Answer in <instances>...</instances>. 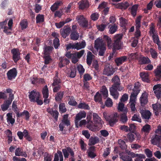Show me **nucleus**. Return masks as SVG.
<instances>
[{
    "instance_id": "f257e3e1",
    "label": "nucleus",
    "mask_w": 161,
    "mask_h": 161,
    "mask_svg": "<svg viewBox=\"0 0 161 161\" xmlns=\"http://www.w3.org/2000/svg\"><path fill=\"white\" fill-rule=\"evenodd\" d=\"M107 42V46L109 48H112V44L111 38L107 35H104L103 39L98 38L95 42V47L99 50L98 55L103 56L106 50V46L104 42Z\"/></svg>"
},
{
    "instance_id": "f03ea898",
    "label": "nucleus",
    "mask_w": 161,
    "mask_h": 161,
    "mask_svg": "<svg viewBox=\"0 0 161 161\" xmlns=\"http://www.w3.org/2000/svg\"><path fill=\"white\" fill-rule=\"evenodd\" d=\"M103 115L105 119L108 121L111 125H113L118 121V115L116 113H115L110 115H108L106 112H104Z\"/></svg>"
},
{
    "instance_id": "7ed1b4c3",
    "label": "nucleus",
    "mask_w": 161,
    "mask_h": 161,
    "mask_svg": "<svg viewBox=\"0 0 161 161\" xmlns=\"http://www.w3.org/2000/svg\"><path fill=\"white\" fill-rule=\"evenodd\" d=\"M139 92V86L138 85L136 84L133 89V92L131 93L129 103H136V97Z\"/></svg>"
},
{
    "instance_id": "20e7f679",
    "label": "nucleus",
    "mask_w": 161,
    "mask_h": 161,
    "mask_svg": "<svg viewBox=\"0 0 161 161\" xmlns=\"http://www.w3.org/2000/svg\"><path fill=\"white\" fill-rule=\"evenodd\" d=\"M76 19L81 26L84 28L88 27V20L83 15H78L76 17Z\"/></svg>"
},
{
    "instance_id": "39448f33",
    "label": "nucleus",
    "mask_w": 161,
    "mask_h": 161,
    "mask_svg": "<svg viewBox=\"0 0 161 161\" xmlns=\"http://www.w3.org/2000/svg\"><path fill=\"white\" fill-rule=\"evenodd\" d=\"M29 98L30 101L33 102H36V99L39 98L40 94L39 92L35 90H33L29 92Z\"/></svg>"
},
{
    "instance_id": "423d86ee",
    "label": "nucleus",
    "mask_w": 161,
    "mask_h": 161,
    "mask_svg": "<svg viewBox=\"0 0 161 161\" xmlns=\"http://www.w3.org/2000/svg\"><path fill=\"white\" fill-rule=\"evenodd\" d=\"M160 137V136L157 134L153 135L151 138V143L153 145H156L158 147H160L161 145Z\"/></svg>"
},
{
    "instance_id": "0eeeda50",
    "label": "nucleus",
    "mask_w": 161,
    "mask_h": 161,
    "mask_svg": "<svg viewBox=\"0 0 161 161\" xmlns=\"http://www.w3.org/2000/svg\"><path fill=\"white\" fill-rule=\"evenodd\" d=\"M86 113L84 111L80 112L75 116V125H78V121L82 118H85L86 116Z\"/></svg>"
},
{
    "instance_id": "6e6552de",
    "label": "nucleus",
    "mask_w": 161,
    "mask_h": 161,
    "mask_svg": "<svg viewBox=\"0 0 161 161\" xmlns=\"http://www.w3.org/2000/svg\"><path fill=\"white\" fill-rule=\"evenodd\" d=\"M17 71L15 68H13L9 70L7 73V75L8 79L11 80L14 79L17 75Z\"/></svg>"
},
{
    "instance_id": "1a4fd4ad",
    "label": "nucleus",
    "mask_w": 161,
    "mask_h": 161,
    "mask_svg": "<svg viewBox=\"0 0 161 161\" xmlns=\"http://www.w3.org/2000/svg\"><path fill=\"white\" fill-rule=\"evenodd\" d=\"M117 87L115 85H113L110 89L111 95L115 99H118L119 94L117 91Z\"/></svg>"
},
{
    "instance_id": "9d476101",
    "label": "nucleus",
    "mask_w": 161,
    "mask_h": 161,
    "mask_svg": "<svg viewBox=\"0 0 161 161\" xmlns=\"http://www.w3.org/2000/svg\"><path fill=\"white\" fill-rule=\"evenodd\" d=\"M93 117L95 124L99 125L100 127H102L103 122L98 115L96 113H93Z\"/></svg>"
},
{
    "instance_id": "9b49d317",
    "label": "nucleus",
    "mask_w": 161,
    "mask_h": 161,
    "mask_svg": "<svg viewBox=\"0 0 161 161\" xmlns=\"http://www.w3.org/2000/svg\"><path fill=\"white\" fill-rule=\"evenodd\" d=\"M86 127L89 130L93 132L99 130L102 127H100L97 124H94L93 122L92 123H90L87 124Z\"/></svg>"
},
{
    "instance_id": "f8f14e48",
    "label": "nucleus",
    "mask_w": 161,
    "mask_h": 161,
    "mask_svg": "<svg viewBox=\"0 0 161 161\" xmlns=\"http://www.w3.org/2000/svg\"><path fill=\"white\" fill-rule=\"evenodd\" d=\"M140 113L143 119H146V121L148 120L151 118V113L149 111L146 110H141Z\"/></svg>"
},
{
    "instance_id": "ddd939ff",
    "label": "nucleus",
    "mask_w": 161,
    "mask_h": 161,
    "mask_svg": "<svg viewBox=\"0 0 161 161\" xmlns=\"http://www.w3.org/2000/svg\"><path fill=\"white\" fill-rule=\"evenodd\" d=\"M114 72V68L111 65H109L106 66L105 68L103 71V74L107 76H110L112 75Z\"/></svg>"
},
{
    "instance_id": "4468645a",
    "label": "nucleus",
    "mask_w": 161,
    "mask_h": 161,
    "mask_svg": "<svg viewBox=\"0 0 161 161\" xmlns=\"http://www.w3.org/2000/svg\"><path fill=\"white\" fill-rule=\"evenodd\" d=\"M153 89L157 97L159 98L161 95V85L158 84L154 86Z\"/></svg>"
},
{
    "instance_id": "2eb2a0df",
    "label": "nucleus",
    "mask_w": 161,
    "mask_h": 161,
    "mask_svg": "<svg viewBox=\"0 0 161 161\" xmlns=\"http://www.w3.org/2000/svg\"><path fill=\"white\" fill-rule=\"evenodd\" d=\"M71 29L70 27L65 26L64 28L61 29L60 31L61 35L64 38H66L70 33Z\"/></svg>"
},
{
    "instance_id": "dca6fc26",
    "label": "nucleus",
    "mask_w": 161,
    "mask_h": 161,
    "mask_svg": "<svg viewBox=\"0 0 161 161\" xmlns=\"http://www.w3.org/2000/svg\"><path fill=\"white\" fill-rule=\"evenodd\" d=\"M13 54V59L14 62H16L20 58V53L19 50L17 49H14L11 50Z\"/></svg>"
},
{
    "instance_id": "f3484780",
    "label": "nucleus",
    "mask_w": 161,
    "mask_h": 161,
    "mask_svg": "<svg viewBox=\"0 0 161 161\" xmlns=\"http://www.w3.org/2000/svg\"><path fill=\"white\" fill-rule=\"evenodd\" d=\"M64 157L65 158H68L69 156V153H70L71 155L73 157L74 155V153L71 149L68 147L62 150Z\"/></svg>"
},
{
    "instance_id": "a211bd4d",
    "label": "nucleus",
    "mask_w": 161,
    "mask_h": 161,
    "mask_svg": "<svg viewBox=\"0 0 161 161\" xmlns=\"http://www.w3.org/2000/svg\"><path fill=\"white\" fill-rule=\"evenodd\" d=\"M15 154L17 156H21L25 157H27V154L25 152L23 151V149L21 147H18L15 150Z\"/></svg>"
},
{
    "instance_id": "6ab92c4d",
    "label": "nucleus",
    "mask_w": 161,
    "mask_h": 161,
    "mask_svg": "<svg viewBox=\"0 0 161 161\" xmlns=\"http://www.w3.org/2000/svg\"><path fill=\"white\" fill-rule=\"evenodd\" d=\"M152 106L156 115H158L159 113L161 114V104L157 103L153 104Z\"/></svg>"
},
{
    "instance_id": "aec40b11",
    "label": "nucleus",
    "mask_w": 161,
    "mask_h": 161,
    "mask_svg": "<svg viewBox=\"0 0 161 161\" xmlns=\"http://www.w3.org/2000/svg\"><path fill=\"white\" fill-rule=\"evenodd\" d=\"M127 58V57L126 56H123L116 58L115 61L117 65L119 66L126 61Z\"/></svg>"
},
{
    "instance_id": "412c9836",
    "label": "nucleus",
    "mask_w": 161,
    "mask_h": 161,
    "mask_svg": "<svg viewBox=\"0 0 161 161\" xmlns=\"http://www.w3.org/2000/svg\"><path fill=\"white\" fill-rule=\"evenodd\" d=\"M78 4L80 9H83L89 7L88 2L87 0L81 1L79 2Z\"/></svg>"
},
{
    "instance_id": "4be33fe9",
    "label": "nucleus",
    "mask_w": 161,
    "mask_h": 161,
    "mask_svg": "<svg viewBox=\"0 0 161 161\" xmlns=\"http://www.w3.org/2000/svg\"><path fill=\"white\" fill-rule=\"evenodd\" d=\"M140 101L141 105L143 106L146 104L147 102V96L146 93H143L140 97Z\"/></svg>"
},
{
    "instance_id": "5701e85b",
    "label": "nucleus",
    "mask_w": 161,
    "mask_h": 161,
    "mask_svg": "<svg viewBox=\"0 0 161 161\" xmlns=\"http://www.w3.org/2000/svg\"><path fill=\"white\" fill-rule=\"evenodd\" d=\"M117 109L119 111L123 112L124 113H127L128 112V109L126 108L125 107L124 103L120 102L118 104Z\"/></svg>"
},
{
    "instance_id": "b1692460",
    "label": "nucleus",
    "mask_w": 161,
    "mask_h": 161,
    "mask_svg": "<svg viewBox=\"0 0 161 161\" xmlns=\"http://www.w3.org/2000/svg\"><path fill=\"white\" fill-rule=\"evenodd\" d=\"M95 56L90 51H89L87 53L86 58V62L88 64L91 65L92 60L94 58Z\"/></svg>"
},
{
    "instance_id": "393cba45",
    "label": "nucleus",
    "mask_w": 161,
    "mask_h": 161,
    "mask_svg": "<svg viewBox=\"0 0 161 161\" xmlns=\"http://www.w3.org/2000/svg\"><path fill=\"white\" fill-rule=\"evenodd\" d=\"M14 99V95L13 93L10 94L8 99L4 101V104L6 106H7L9 107V106L11 104V103Z\"/></svg>"
},
{
    "instance_id": "a878e982",
    "label": "nucleus",
    "mask_w": 161,
    "mask_h": 161,
    "mask_svg": "<svg viewBox=\"0 0 161 161\" xmlns=\"http://www.w3.org/2000/svg\"><path fill=\"white\" fill-rule=\"evenodd\" d=\"M139 62L141 64H148L150 63L151 61L147 57H140Z\"/></svg>"
},
{
    "instance_id": "bb28decb",
    "label": "nucleus",
    "mask_w": 161,
    "mask_h": 161,
    "mask_svg": "<svg viewBox=\"0 0 161 161\" xmlns=\"http://www.w3.org/2000/svg\"><path fill=\"white\" fill-rule=\"evenodd\" d=\"M86 45V42L84 41H82L81 42H77L75 43V49L79 50L85 47Z\"/></svg>"
},
{
    "instance_id": "cd10ccee",
    "label": "nucleus",
    "mask_w": 161,
    "mask_h": 161,
    "mask_svg": "<svg viewBox=\"0 0 161 161\" xmlns=\"http://www.w3.org/2000/svg\"><path fill=\"white\" fill-rule=\"evenodd\" d=\"M7 21H5L1 22L0 23V25L2 28H3L4 32L6 33L8 35L10 34V31H8L7 30V27L6 26Z\"/></svg>"
},
{
    "instance_id": "c85d7f7f",
    "label": "nucleus",
    "mask_w": 161,
    "mask_h": 161,
    "mask_svg": "<svg viewBox=\"0 0 161 161\" xmlns=\"http://www.w3.org/2000/svg\"><path fill=\"white\" fill-rule=\"evenodd\" d=\"M114 43L112 44V48L115 49L119 50L122 47V44L121 42H114Z\"/></svg>"
},
{
    "instance_id": "c756f323",
    "label": "nucleus",
    "mask_w": 161,
    "mask_h": 161,
    "mask_svg": "<svg viewBox=\"0 0 161 161\" xmlns=\"http://www.w3.org/2000/svg\"><path fill=\"white\" fill-rule=\"evenodd\" d=\"M99 141V139L97 137H91L89 139L88 145L89 146L94 145Z\"/></svg>"
},
{
    "instance_id": "7c9ffc66",
    "label": "nucleus",
    "mask_w": 161,
    "mask_h": 161,
    "mask_svg": "<svg viewBox=\"0 0 161 161\" xmlns=\"http://www.w3.org/2000/svg\"><path fill=\"white\" fill-rule=\"evenodd\" d=\"M140 76L143 81L147 82L148 81L149 75L147 73L145 72L141 73Z\"/></svg>"
},
{
    "instance_id": "2f4dec72",
    "label": "nucleus",
    "mask_w": 161,
    "mask_h": 161,
    "mask_svg": "<svg viewBox=\"0 0 161 161\" xmlns=\"http://www.w3.org/2000/svg\"><path fill=\"white\" fill-rule=\"evenodd\" d=\"M47 111L52 115L56 120L57 119L58 115V111L56 110L53 111L49 109H47Z\"/></svg>"
},
{
    "instance_id": "473e14b6",
    "label": "nucleus",
    "mask_w": 161,
    "mask_h": 161,
    "mask_svg": "<svg viewBox=\"0 0 161 161\" xmlns=\"http://www.w3.org/2000/svg\"><path fill=\"white\" fill-rule=\"evenodd\" d=\"M42 93L44 98L45 99L48 98L49 96L48 90L47 85H46L43 88Z\"/></svg>"
},
{
    "instance_id": "72a5a7b5",
    "label": "nucleus",
    "mask_w": 161,
    "mask_h": 161,
    "mask_svg": "<svg viewBox=\"0 0 161 161\" xmlns=\"http://www.w3.org/2000/svg\"><path fill=\"white\" fill-rule=\"evenodd\" d=\"M7 121L9 122L12 125H13L15 122V119L12 117V113H8L7 114Z\"/></svg>"
},
{
    "instance_id": "f704fd0d",
    "label": "nucleus",
    "mask_w": 161,
    "mask_h": 161,
    "mask_svg": "<svg viewBox=\"0 0 161 161\" xmlns=\"http://www.w3.org/2000/svg\"><path fill=\"white\" fill-rule=\"evenodd\" d=\"M142 17V16H139L136 18V19L135 26L136 29H140L141 27V21Z\"/></svg>"
},
{
    "instance_id": "c9c22d12",
    "label": "nucleus",
    "mask_w": 161,
    "mask_h": 161,
    "mask_svg": "<svg viewBox=\"0 0 161 161\" xmlns=\"http://www.w3.org/2000/svg\"><path fill=\"white\" fill-rule=\"evenodd\" d=\"M62 2L60 1H57L53 5H52L50 8L51 11L53 12L55 11L57 9Z\"/></svg>"
},
{
    "instance_id": "e433bc0d",
    "label": "nucleus",
    "mask_w": 161,
    "mask_h": 161,
    "mask_svg": "<svg viewBox=\"0 0 161 161\" xmlns=\"http://www.w3.org/2000/svg\"><path fill=\"white\" fill-rule=\"evenodd\" d=\"M155 75L159 78L161 77V65H158L157 68L154 70Z\"/></svg>"
},
{
    "instance_id": "4c0bfd02",
    "label": "nucleus",
    "mask_w": 161,
    "mask_h": 161,
    "mask_svg": "<svg viewBox=\"0 0 161 161\" xmlns=\"http://www.w3.org/2000/svg\"><path fill=\"white\" fill-rule=\"evenodd\" d=\"M126 113H124L120 114V121L123 123L125 124L128 121V118L126 115Z\"/></svg>"
},
{
    "instance_id": "58836bf2",
    "label": "nucleus",
    "mask_w": 161,
    "mask_h": 161,
    "mask_svg": "<svg viewBox=\"0 0 161 161\" xmlns=\"http://www.w3.org/2000/svg\"><path fill=\"white\" fill-rule=\"evenodd\" d=\"M53 81V82L52 84V86L61 85V81L60 79L58 77L57 73H56L55 76L54 78Z\"/></svg>"
},
{
    "instance_id": "ea45409f",
    "label": "nucleus",
    "mask_w": 161,
    "mask_h": 161,
    "mask_svg": "<svg viewBox=\"0 0 161 161\" xmlns=\"http://www.w3.org/2000/svg\"><path fill=\"white\" fill-rule=\"evenodd\" d=\"M70 37L71 40H77L79 37V34L76 31H72L70 35Z\"/></svg>"
},
{
    "instance_id": "a19ab883",
    "label": "nucleus",
    "mask_w": 161,
    "mask_h": 161,
    "mask_svg": "<svg viewBox=\"0 0 161 161\" xmlns=\"http://www.w3.org/2000/svg\"><path fill=\"white\" fill-rule=\"evenodd\" d=\"M139 136L140 134L138 133H129L127 135V137L130 141L132 142L135 139V136Z\"/></svg>"
},
{
    "instance_id": "79ce46f5",
    "label": "nucleus",
    "mask_w": 161,
    "mask_h": 161,
    "mask_svg": "<svg viewBox=\"0 0 161 161\" xmlns=\"http://www.w3.org/2000/svg\"><path fill=\"white\" fill-rule=\"evenodd\" d=\"M140 55L137 53H132L129 55V58L130 59H138Z\"/></svg>"
},
{
    "instance_id": "37998d69",
    "label": "nucleus",
    "mask_w": 161,
    "mask_h": 161,
    "mask_svg": "<svg viewBox=\"0 0 161 161\" xmlns=\"http://www.w3.org/2000/svg\"><path fill=\"white\" fill-rule=\"evenodd\" d=\"M53 49V48L52 47L49 46L45 47L44 48V54L45 55L44 56L48 55V54L52 51Z\"/></svg>"
},
{
    "instance_id": "c03bdc74",
    "label": "nucleus",
    "mask_w": 161,
    "mask_h": 161,
    "mask_svg": "<svg viewBox=\"0 0 161 161\" xmlns=\"http://www.w3.org/2000/svg\"><path fill=\"white\" fill-rule=\"evenodd\" d=\"M59 111L61 113H65L67 110L65 105L64 103H61L59 105Z\"/></svg>"
},
{
    "instance_id": "a18cd8bd",
    "label": "nucleus",
    "mask_w": 161,
    "mask_h": 161,
    "mask_svg": "<svg viewBox=\"0 0 161 161\" xmlns=\"http://www.w3.org/2000/svg\"><path fill=\"white\" fill-rule=\"evenodd\" d=\"M36 23H39L44 21V16L42 14H38L36 17Z\"/></svg>"
},
{
    "instance_id": "49530a36",
    "label": "nucleus",
    "mask_w": 161,
    "mask_h": 161,
    "mask_svg": "<svg viewBox=\"0 0 161 161\" xmlns=\"http://www.w3.org/2000/svg\"><path fill=\"white\" fill-rule=\"evenodd\" d=\"M78 107L79 108L83 109H89V106L85 103H81L78 105Z\"/></svg>"
},
{
    "instance_id": "de8ad7c7",
    "label": "nucleus",
    "mask_w": 161,
    "mask_h": 161,
    "mask_svg": "<svg viewBox=\"0 0 161 161\" xmlns=\"http://www.w3.org/2000/svg\"><path fill=\"white\" fill-rule=\"evenodd\" d=\"M68 76L71 78H74L76 75V70L75 69L73 68L71 69V71L67 73Z\"/></svg>"
},
{
    "instance_id": "09e8293b",
    "label": "nucleus",
    "mask_w": 161,
    "mask_h": 161,
    "mask_svg": "<svg viewBox=\"0 0 161 161\" xmlns=\"http://www.w3.org/2000/svg\"><path fill=\"white\" fill-rule=\"evenodd\" d=\"M138 7L137 5L135 4L133 6L131 9V13L133 16L135 17L136 14V11Z\"/></svg>"
},
{
    "instance_id": "8fccbe9b",
    "label": "nucleus",
    "mask_w": 161,
    "mask_h": 161,
    "mask_svg": "<svg viewBox=\"0 0 161 161\" xmlns=\"http://www.w3.org/2000/svg\"><path fill=\"white\" fill-rule=\"evenodd\" d=\"M100 92L104 97H108V91L107 89L105 86H103L102 87Z\"/></svg>"
},
{
    "instance_id": "3c124183",
    "label": "nucleus",
    "mask_w": 161,
    "mask_h": 161,
    "mask_svg": "<svg viewBox=\"0 0 161 161\" xmlns=\"http://www.w3.org/2000/svg\"><path fill=\"white\" fill-rule=\"evenodd\" d=\"M149 52L153 58L155 59L157 58L158 53L154 49L151 48L149 50Z\"/></svg>"
},
{
    "instance_id": "603ef678",
    "label": "nucleus",
    "mask_w": 161,
    "mask_h": 161,
    "mask_svg": "<svg viewBox=\"0 0 161 161\" xmlns=\"http://www.w3.org/2000/svg\"><path fill=\"white\" fill-rule=\"evenodd\" d=\"M118 29L117 26L115 24L113 25L110 26L109 30V32L110 34H113Z\"/></svg>"
},
{
    "instance_id": "864d4df0",
    "label": "nucleus",
    "mask_w": 161,
    "mask_h": 161,
    "mask_svg": "<svg viewBox=\"0 0 161 161\" xmlns=\"http://www.w3.org/2000/svg\"><path fill=\"white\" fill-rule=\"evenodd\" d=\"M122 37V35L121 34L115 35L114 37V42H121Z\"/></svg>"
},
{
    "instance_id": "5fc2aeb1",
    "label": "nucleus",
    "mask_w": 161,
    "mask_h": 161,
    "mask_svg": "<svg viewBox=\"0 0 161 161\" xmlns=\"http://www.w3.org/2000/svg\"><path fill=\"white\" fill-rule=\"evenodd\" d=\"M131 120L132 121H137L139 122H141V119L139 114H134L132 117Z\"/></svg>"
},
{
    "instance_id": "6e6d98bb",
    "label": "nucleus",
    "mask_w": 161,
    "mask_h": 161,
    "mask_svg": "<svg viewBox=\"0 0 161 161\" xmlns=\"http://www.w3.org/2000/svg\"><path fill=\"white\" fill-rule=\"evenodd\" d=\"M118 143L120 147L122 149H125L126 148L127 146L124 141L121 139H119L118 141Z\"/></svg>"
},
{
    "instance_id": "4d7b16f0",
    "label": "nucleus",
    "mask_w": 161,
    "mask_h": 161,
    "mask_svg": "<svg viewBox=\"0 0 161 161\" xmlns=\"http://www.w3.org/2000/svg\"><path fill=\"white\" fill-rule=\"evenodd\" d=\"M77 69L80 75L83 74L84 72L85 69L83 66L81 64L77 65Z\"/></svg>"
},
{
    "instance_id": "13d9d810",
    "label": "nucleus",
    "mask_w": 161,
    "mask_h": 161,
    "mask_svg": "<svg viewBox=\"0 0 161 161\" xmlns=\"http://www.w3.org/2000/svg\"><path fill=\"white\" fill-rule=\"evenodd\" d=\"M151 130L150 126L149 125H146L143 126L142 131L145 133H148Z\"/></svg>"
},
{
    "instance_id": "bf43d9fd",
    "label": "nucleus",
    "mask_w": 161,
    "mask_h": 161,
    "mask_svg": "<svg viewBox=\"0 0 161 161\" xmlns=\"http://www.w3.org/2000/svg\"><path fill=\"white\" fill-rule=\"evenodd\" d=\"M149 33L151 36L157 34L156 31L154 29V27L153 25H152L150 27Z\"/></svg>"
},
{
    "instance_id": "052dcab7",
    "label": "nucleus",
    "mask_w": 161,
    "mask_h": 161,
    "mask_svg": "<svg viewBox=\"0 0 161 161\" xmlns=\"http://www.w3.org/2000/svg\"><path fill=\"white\" fill-rule=\"evenodd\" d=\"M22 30L25 29L27 26L28 23L26 20H22L20 23Z\"/></svg>"
},
{
    "instance_id": "680f3d73",
    "label": "nucleus",
    "mask_w": 161,
    "mask_h": 161,
    "mask_svg": "<svg viewBox=\"0 0 161 161\" xmlns=\"http://www.w3.org/2000/svg\"><path fill=\"white\" fill-rule=\"evenodd\" d=\"M112 81L114 82V85H117L120 84V79L118 76H115L113 77L112 79Z\"/></svg>"
},
{
    "instance_id": "e2e57ef3",
    "label": "nucleus",
    "mask_w": 161,
    "mask_h": 161,
    "mask_svg": "<svg viewBox=\"0 0 161 161\" xmlns=\"http://www.w3.org/2000/svg\"><path fill=\"white\" fill-rule=\"evenodd\" d=\"M107 3L104 2L100 4L98 7V9L99 10L101 11L103 10L107 7Z\"/></svg>"
},
{
    "instance_id": "0e129e2a",
    "label": "nucleus",
    "mask_w": 161,
    "mask_h": 161,
    "mask_svg": "<svg viewBox=\"0 0 161 161\" xmlns=\"http://www.w3.org/2000/svg\"><path fill=\"white\" fill-rule=\"evenodd\" d=\"M105 104L106 106L108 107H111L112 106L113 104L112 100L109 98H108Z\"/></svg>"
},
{
    "instance_id": "69168bd1",
    "label": "nucleus",
    "mask_w": 161,
    "mask_h": 161,
    "mask_svg": "<svg viewBox=\"0 0 161 161\" xmlns=\"http://www.w3.org/2000/svg\"><path fill=\"white\" fill-rule=\"evenodd\" d=\"M63 92H60L58 93L55 97L56 100L58 101L60 100L63 97Z\"/></svg>"
},
{
    "instance_id": "338daca9",
    "label": "nucleus",
    "mask_w": 161,
    "mask_h": 161,
    "mask_svg": "<svg viewBox=\"0 0 161 161\" xmlns=\"http://www.w3.org/2000/svg\"><path fill=\"white\" fill-rule=\"evenodd\" d=\"M99 17V14L97 13L92 14L91 16V19L93 21L97 20L98 19Z\"/></svg>"
},
{
    "instance_id": "774afa93",
    "label": "nucleus",
    "mask_w": 161,
    "mask_h": 161,
    "mask_svg": "<svg viewBox=\"0 0 161 161\" xmlns=\"http://www.w3.org/2000/svg\"><path fill=\"white\" fill-rule=\"evenodd\" d=\"M121 158L124 161H133L132 158L128 155L122 156Z\"/></svg>"
}]
</instances>
